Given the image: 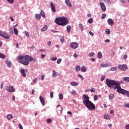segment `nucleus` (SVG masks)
<instances>
[{
  "instance_id": "f257e3e1",
  "label": "nucleus",
  "mask_w": 129,
  "mask_h": 129,
  "mask_svg": "<svg viewBox=\"0 0 129 129\" xmlns=\"http://www.w3.org/2000/svg\"><path fill=\"white\" fill-rule=\"evenodd\" d=\"M18 59L20 63L25 66H28L29 62H32V61L36 62V58H33L29 55H25V56L21 55L18 57Z\"/></svg>"
},
{
  "instance_id": "f03ea898",
  "label": "nucleus",
  "mask_w": 129,
  "mask_h": 129,
  "mask_svg": "<svg viewBox=\"0 0 129 129\" xmlns=\"http://www.w3.org/2000/svg\"><path fill=\"white\" fill-rule=\"evenodd\" d=\"M83 103L88 108V110H94L95 109V105L89 100V97L87 95H83Z\"/></svg>"
},
{
  "instance_id": "7ed1b4c3",
  "label": "nucleus",
  "mask_w": 129,
  "mask_h": 129,
  "mask_svg": "<svg viewBox=\"0 0 129 129\" xmlns=\"http://www.w3.org/2000/svg\"><path fill=\"white\" fill-rule=\"evenodd\" d=\"M106 84L108 87H109V88L113 89L116 88L117 86L121 87L120 84H123V81H121L118 82L114 80L106 79Z\"/></svg>"
},
{
  "instance_id": "20e7f679",
  "label": "nucleus",
  "mask_w": 129,
  "mask_h": 129,
  "mask_svg": "<svg viewBox=\"0 0 129 129\" xmlns=\"http://www.w3.org/2000/svg\"><path fill=\"white\" fill-rule=\"evenodd\" d=\"M114 90H116V92H118V93H120L121 94H123L124 95V94H126V92L127 91L124 90V89L121 88V87H120L119 86H117L116 87V88H113Z\"/></svg>"
},
{
  "instance_id": "39448f33",
  "label": "nucleus",
  "mask_w": 129,
  "mask_h": 129,
  "mask_svg": "<svg viewBox=\"0 0 129 129\" xmlns=\"http://www.w3.org/2000/svg\"><path fill=\"white\" fill-rule=\"evenodd\" d=\"M0 36L3 38H4V39H6V40L11 38V35H10L9 33H7L6 31L3 32L2 30H0Z\"/></svg>"
},
{
  "instance_id": "423d86ee",
  "label": "nucleus",
  "mask_w": 129,
  "mask_h": 129,
  "mask_svg": "<svg viewBox=\"0 0 129 129\" xmlns=\"http://www.w3.org/2000/svg\"><path fill=\"white\" fill-rule=\"evenodd\" d=\"M68 23H69L68 18H66V17H62L61 22L60 23V26H66V25L68 24Z\"/></svg>"
},
{
  "instance_id": "0eeeda50",
  "label": "nucleus",
  "mask_w": 129,
  "mask_h": 129,
  "mask_svg": "<svg viewBox=\"0 0 129 129\" xmlns=\"http://www.w3.org/2000/svg\"><path fill=\"white\" fill-rule=\"evenodd\" d=\"M118 69L122 71H125L127 69V66L126 64H119L118 66Z\"/></svg>"
},
{
  "instance_id": "6e6552de",
  "label": "nucleus",
  "mask_w": 129,
  "mask_h": 129,
  "mask_svg": "<svg viewBox=\"0 0 129 129\" xmlns=\"http://www.w3.org/2000/svg\"><path fill=\"white\" fill-rule=\"evenodd\" d=\"M6 91H8V92H11V93L15 92V88H14V87L12 86L10 87L6 86Z\"/></svg>"
},
{
  "instance_id": "1a4fd4ad",
  "label": "nucleus",
  "mask_w": 129,
  "mask_h": 129,
  "mask_svg": "<svg viewBox=\"0 0 129 129\" xmlns=\"http://www.w3.org/2000/svg\"><path fill=\"white\" fill-rule=\"evenodd\" d=\"M55 24L58 26H60L61 23H62V17H57L55 19L54 21Z\"/></svg>"
},
{
  "instance_id": "9d476101",
  "label": "nucleus",
  "mask_w": 129,
  "mask_h": 129,
  "mask_svg": "<svg viewBox=\"0 0 129 129\" xmlns=\"http://www.w3.org/2000/svg\"><path fill=\"white\" fill-rule=\"evenodd\" d=\"M70 45L72 49H77L78 47V44L76 42H72L70 44Z\"/></svg>"
},
{
  "instance_id": "9b49d317",
  "label": "nucleus",
  "mask_w": 129,
  "mask_h": 129,
  "mask_svg": "<svg viewBox=\"0 0 129 129\" xmlns=\"http://www.w3.org/2000/svg\"><path fill=\"white\" fill-rule=\"evenodd\" d=\"M100 8L102 12H105L106 11V7H105V5L103 2H100Z\"/></svg>"
},
{
  "instance_id": "f8f14e48",
  "label": "nucleus",
  "mask_w": 129,
  "mask_h": 129,
  "mask_svg": "<svg viewBox=\"0 0 129 129\" xmlns=\"http://www.w3.org/2000/svg\"><path fill=\"white\" fill-rule=\"evenodd\" d=\"M39 100L43 106H45V104H46V102H45V99L42 96H39Z\"/></svg>"
},
{
  "instance_id": "ddd939ff",
  "label": "nucleus",
  "mask_w": 129,
  "mask_h": 129,
  "mask_svg": "<svg viewBox=\"0 0 129 129\" xmlns=\"http://www.w3.org/2000/svg\"><path fill=\"white\" fill-rule=\"evenodd\" d=\"M107 23L108 25H109V26H110L111 27H112V26H113V25L114 24V22L113 21L112 19L111 18L108 19Z\"/></svg>"
},
{
  "instance_id": "4468645a",
  "label": "nucleus",
  "mask_w": 129,
  "mask_h": 129,
  "mask_svg": "<svg viewBox=\"0 0 129 129\" xmlns=\"http://www.w3.org/2000/svg\"><path fill=\"white\" fill-rule=\"evenodd\" d=\"M50 8L52 13H56V8L55 7V5L53 3H51Z\"/></svg>"
},
{
  "instance_id": "2eb2a0df",
  "label": "nucleus",
  "mask_w": 129,
  "mask_h": 129,
  "mask_svg": "<svg viewBox=\"0 0 129 129\" xmlns=\"http://www.w3.org/2000/svg\"><path fill=\"white\" fill-rule=\"evenodd\" d=\"M6 63L8 68H11V67H12V61H11L10 60H7Z\"/></svg>"
},
{
  "instance_id": "dca6fc26",
  "label": "nucleus",
  "mask_w": 129,
  "mask_h": 129,
  "mask_svg": "<svg viewBox=\"0 0 129 129\" xmlns=\"http://www.w3.org/2000/svg\"><path fill=\"white\" fill-rule=\"evenodd\" d=\"M65 3L67 5H68L69 8L72 7V4H71V2L69 0H65Z\"/></svg>"
},
{
  "instance_id": "f3484780",
  "label": "nucleus",
  "mask_w": 129,
  "mask_h": 129,
  "mask_svg": "<svg viewBox=\"0 0 129 129\" xmlns=\"http://www.w3.org/2000/svg\"><path fill=\"white\" fill-rule=\"evenodd\" d=\"M25 70L24 69H22L21 70V73L22 74V76H23V77H26V73L25 72Z\"/></svg>"
},
{
  "instance_id": "a211bd4d",
  "label": "nucleus",
  "mask_w": 129,
  "mask_h": 129,
  "mask_svg": "<svg viewBox=\"0 0 129 129\" xmlns=\"http://www.w3.org/2000/svg\"><path fill=\"white\" fill-rule=\"evenodd\" d=\"M123 81H124L125 82H127L129 83V77H125L123 78L122 79Z\"/></svg>"
},
{
  "instance_id": "6ab92c4d",
  "label": "nucleus",
  "mask_w": 129,
  "mask_h": 129,
  "mask_svg": "<svg viewBox=\"0 0 129 129\" xmlns=\"http://www.w3.org/2000/svg\"><path fill=\"white\" fill-rule=\"evenodd\" d=\"M81 70L82 72H86V70H87V68L86 67L82 66L81 68Z\"/></svg>"
},
{
  "instance_id": "aec40b11",
  "label": "nucleus",
  "mask_w": 129,
  "mask_h": 129,
  "mask_svg": "<svg viewBox=\"0 0 129 129\" xmlns=\"http://www.w3.org/2000/svg\"><path fill=\"white\" fill-rule=\"evenodd\" d=\"M40 14L42 17V18H46V15H45V12L43 10H41Z\"/></svg>"
},
{
  "instance_id": "412c9836",
  "label": "nucleus",
  "mask_w": 129,
  "mask_h": 129,
  "mask_svg": "<svg viewBox=\"0 0 129 129\" xmlns=\"http://www.w3.org/2000/svg\"><path fill=\"white\" fill-rule=\"evenodd\" d=\"M35 18L36 20H41V15L36 14L35 15Z\"/></svg>"
},
{
  "instance_id": "4be33fe9",
  "label": "nucleus",
  "mask_w": 129,
  "mask_h": 129,
  "mask_svg": "<svg viewBox=\"0 0 129 129\" xmlns=\"http://www.w3.org/2000/svg\"><path fill=\"white\" fill-rule=\"evenodd\" d=\"M52 76H53V77H57V76H58V73H57V72H56L55 71H52Z\"/></svg>"
},
{
  "instance_id": "5701e85b",
  "label": "nucleus",
  "mask_w": 129,
  "mask_h": 129,
  "mask_svg": "<svg viewBox=\"0 0 129 129\" xmlns=\"http://www.w3.org/2000/svg\"><path fill=\"white\" fill-rule=\"evenodd\" d=\"M97 57L99 59H101V58H102V53L101 52L99 51L98 52Z\"/></svg>"
},
{
  "instance_id": "b1692460",
  "label": "nucleus",
  "mask_w": 129,
  "mask_h": 129,
  "mask_svg": "<svg viewBox=\"0 0 129 129\" xmlns=\"http://www.w3.org/2000/svg\"><path fill=\"white\" fill-rule=\"evenodd\" d=\"M71 85L72 86H77V85H78V83H76L75 82H71Z\"/></svg>"
},
{
  "instance_id": "393cba45",
  "label": "nucleus",
  "mask_w": 129,
  "mask_h": 129,
  "mask_svg": "<svg viewBox=\"0 0 129 129\" xmlns=\"http://www.w3.org/2000/svg\"><path fill=\"white\" fill-rule=\"evenodd\" d=\"M79 28L81 30V31H83L84 30V27H83V25L82 24H79Z\"/></svg>"
},
{
  "instance_id": "a878e982",
  "label": "nucleus",
  "mask_w": 129,
  "mask_h": 129,
  "mask_svg": "<svg viewBox=\"0 0 129 129\" xmlns=\"http://www.w3.org/2000/svg\"><path fill=\"white\" fill-rule=\"evenodd\" d=\"M101 67H102V68L108 67V64H107V63H102V64H101Z\"/></svg>"
},
{
  "instance_id": "bb28decb",
  "label": "nucleus",
  "mask_w": 129,
  "mask_h": 129,
  "mask_svg": "<svg viewBox=\"0 0 129 129\" xmlns=\"http://www.w3.org/2000/svg\"><path fill=\"white\" fill-rule=\"evenodd\" d=\"M71 30V26L68 25L67 26V30L68 33H70Z\"/></svg>"
},
{
  "instance_id": "cd10ccee",
  "label": "nucleus",
  "mask_w": 129,
  "mask_h": 129,
  "mask_svg": "<svg viewBox=\"0 0 129 129\" xmlns=\"http://www.w3.org/2000/svg\"><path fill=\"white\" fill-rule=\"evenodd\" d=\"M13 116L12 115V114H8L7 116V118L9 120V119H11V118H13Z\"/></svg>"
},
{
  "instance_id": "c85d7f7f",
  "label": "nucleus",
  "mask_w": 129,
  "mask_h": 129,
  "mask_svg": "<svg viewBox=\"0 0 129 129\" xmlns=\"http://www.w3.org/2000/svg\"><path fill=\"white\" fill-rule=\"evenodd\" d=\"M14 34L15 35H18V34H19V31L18 30V29L17 28H14Z\"/></svg>"
},
{
  "instance_id": "c756f323",
  "label": "nucleus",
  "mask_w": 129,
  "mask_h": 129,
  "mask_svg": "<svg viewBox=\"0 0 129 129\" xmlns=\"http://www.w3.org/2000/svg\"><path fill=\"white\" fill-rule=\"evenodd\" d=\"M47 28H48V26L47 25H45V26L43 27V28L42 29L41 32H45V31H46Z\"/></svg>"
},
{
  "instance_id": "7c9ffc66",
  "label": "nucleus",
  "mask_w": 129,
  "mask_h": 129,
  "mask_svg": "<svg viewBox=\"0 0 129 129\" xmlns=\"http://www.w3.org/2000/svg\"><path fill=\"white\" fill-rule=\"evenodd\" d=\"M104 117L105 119H110V116L108 115H104Z\"/></svg>"
},
{
  "instance_id": "2f4dec72",
  "label": "nucleus",
  "mask_w": 129,
  "mask_h": 129,
  "mask_svg": "<svg viewBox=\"0 0 129 129\" xmlns=\"http://www.w3.org/2000/svg\"><path fill=\"white\" fill-rule=\"evenodd\" d=\"M106 35H109L110 34V30L109 29H107L105 31Z\"/></svg>"
},
{
  "instance_id": "473e14b6",
  "label": "nucleus",
  "mask_w": 129,
  "mask_h": 129,
  "mask_svg": "<svg viewBox=\"0 0 129 129\" xmlns=\"http://www.w3.org/2000/svg\"><path fill=\"white\" fill-rule=\"evenodd\" d=\"M24 35L27 37V38H29L30 37V35L29 34V32L28 31H24Z\"/></svg>"
},
{
  "instance_id": "72a5a7b5",
  "label": "nucleus",
  "mask_w": 129,
  "mask_h": 129,
  "mask_svg": "<svg viewBox=\"0 0 129 129\" xmlns=\"http://www.w3.org/2000/svg\"><path fill=\"white\" fill-rule=\"evenodd\" d=\"M0 58L2 59H5L6 58V55L2 53H0Z\"/></svg>"
},
{
  "instance_id": "f704fd0d",
  "label": "nucleus",
  "mask_w": 129,
  "mask_h": 129,
  "mask_svg": "<svg viewBox=\"0 0 129 129\" xmlns=\"http://www.w3.org/2000/svg\"><path fill=\"white\" fill-rule=\"evenodd\" d=\"M80 69H81V68H80V66H77L76 67V71H77V72H79V71H80Z\"/></svg>"
},
{
  "instance_id": "c9c22d12",
  "label": "nucleus",
  "mask_w": 129,
  "mask_h": 129,
  "mask_svg": "<svg viewBox=\"0 0 129 129\" xmlns=\"http://www.w3.org/2000/svg\"><path fill=\"white\" fill-rule=\"evenodd\" d=\"M113 97H114V95L113 94H110L109 95V99H110L111 100V99H112V98H113Z\"/></svg>"
},
{
  "instance_id": "e433bc0d",
  "label": "nucleus",
  "mask_w": 129,
  "mask_h": 129,
  "mask_svg": "<svg viewBox=\"0 0 129 129\" xmlns=\"http://www.w3.org/2000/svg\"><path fill=\"white\" fill-rule=\"evenodd\" d=\"M7 1L11 5H13V4H14V3H15V0H7Z\"/></svg>"
},
{
  "instance_id": "4c0bfd02",
  "label": "nucleus",
  "mask_w": 129,
  "mask_h": 129,
  "mask_svg": "<svg viewBox=\"0 0 129 129\" xmlns=\"http://www.w3.org/2000/svg\"><path fill=\"white\" fill-rule=\"evenodd\" d=\"M88 22L89 24H92V23H93V19L92 18H91L89 19Z\"/></svg>"
},
{
  "instance_id": "58836bf2",
  "label": "nucleus",
  "mask_w": 129,
  "mask_h": 129,
  "mask_svg": "<svg viewBox=\"0 0 129 129\" xmlns=\"http://www.w3.org/2000/svg\"><path fill=\"white\" fill-rule=\"evenodd\" d=\"M78 77H79V78H80L81 80H84V78H83V76L81 74L78 75Z\"/></svg>"
},
{
  "instance_id": "ea45409f",
  "label": "nucleus",
  "mask_w": 129,
  "mask_h": 129,
  "mask_svg": "<svg viewBox=\"0 0 129 129\" xmlns=\"http://www.w3.org/2000/svg\"><path fill=\"white\" fill-rule=\"evenodd\" d=\"M58 96H59V99H60V100H62V99H63V94H59Z\"/></svg>"
},
{
  "instance_id": "a19ab883",
  "label": "nucleus",
  "mask_w": 129,
  "mask_h": 129,
  "mask_svg": "<svg viewBox=\"0 0 129 129\" xmlns=\"http://www.w3.org/2000/svg\"><path fill=\"white\" fill-rule=\"evenodd\" d=\"M60 41L61 43H62V44H63V43H64V36H61L60 37Z\"/></svg>"
},
{
  "instance_id": "79ce46f5",
  "label": "nucleus",
  "mask_w": 129,
  "mask_h": 129,
  "mask_svg": "<svg viewBox=\"0 0 129 129\" xmlns=\"http://www.w3.org/2000/svg\"><path fill=\"white\" fill-rule=\"evenodd\" d=\"M46 121L47 123H51V122H52V119L48 118L46 119Z\"/></svg>"
},
{
  "instance_id": "37998d69",
  "label": "nucleus",
  "mask_w": 129,
  "mask_h": 129,
  "mask_svg": "<svg viewBox=\"0 0 129 129\" xmlns=\"http://www.w3.org/2000/svg\"><path fill=\"white\" fill-rule=\"evenodd\" d=\"M117 67H114L111 68V71H115V70H117Z\"/></svg>"
},
{
  "instance_id": "c03bdc74",
  "label": "nucleus",
  "mask_w": 129,
  "mask_h": 129,
  "mask_svg": "<svg viewBox=\"0 0 129 129\" xmlns=\"http://www.w3.org/2000/svg\"><path fill=\"white\" fill-rule=\"evenodd\" d=\"M95 55L94 52H91L88 54L89 57H93V55Z\"/></svg>"
},
{
  "instance_id": "a18cd8bd",
  "label": "nucleus",
  "mask_w": 129,
  "mask_h": 129,
  "mask_svg": "<svg viewBox=\"0 0 129 129\" xmlns=\"http://www.w3.org/2000/svg\"><path fill=\"white\" fill-rule=\"evenodd\" d=\"M61 61H62V59L61 58L58 59L57 60V64H60Z\"/></svg>"
},
{
  "instance_id": "49530a36",
  "label": "nucleus",
  "mask_w": 129,
  "mask_h": 129,
  "mask_svg": "<svg viewBox=\"0 0 129 129\" xmlns=\"http://www.w3.org/2000/svg\"><path fill=\"white\" fill-rule=\"evenodd\" d=\"M105 17H106V14L104 13V14H102V16L101 17V19H102V20H103V19H105Z\"/></svg>"
},
{
  "instance_id": "de8ad7c7",
  "label": "nucleus",
  "mask_w": 129,
  "mask_h": 129,
  "mask_svg": "<svg viewBox=\"0 0 129 129\" xmlns=\"http://www.w3.org/2000/svg\"><path fill=\"white\" fill-rule=\"evenodd\" d=\"M51 61H56L57 60V57H52L50 58Z\"/></svg>"
},
{
  "instance_id": "09e8293b",
  "label": "nucleus",
  "mask_w": 129,
  "mask_h": 129,
  "mask_svg": "<svg viewBox=\"0 0 129 129\" xmlns=\"http://www.w3.org/2000/svg\"><path fill=\"white\" fill-rule=\"evenodd\" d=\"M124 106L126 108H129V103L124 104Z\"/></svg>"
},
{
  "instance_id": "8fccbe9b",
  "label": "nucleus",
  "mask_w": 129,
  "mask_h": 129,
  "mask_svg": "<svg viewBox=\"0 0 129 129\" xmlns=\"http://www.w3.org/2000/svg\"><path fill=\"white\" fill-rule=\"evenodd\" d=\"M54 96V94L53 93V92H50V98H53V96Z\"/></svg>"
},
{
  "instance_id": "3c124183",
  "label": "nucleus",
  "mask_w": 129,
  "mask_h": 129,
  "mask_svg": "<svg viewBox=\"0 0 129 129\" xmlns=\"http://www.w3.org/2000/svg\"><path fill=\"white\" fill-rule=\"evenodd\" d=\"M105 79V76H102L101 77V81H103Z\"/></svg>"
},
{
  "instance_id": "603ef678",
  "label": "nucleus",
  "mask_w": 129,
  "mask_h": 129,
  "mask_svg": "<svg viewBox=\"0 0 129 129\" xmlns=\"http://www.w3.org/2000/svg\"><path fill=\"white\" fill-rule=\"evenodd\" d=\"M72 94H73L74 95H76V91L74 90H73L72 91Z\"/></svg>"
},
{
  "instance_id": "864d4df0",
  "label": "nucleus",
  "mask_w": 129,
  "mask_h": 129,
  "mask_svg": "<svg viewBox=\"0 0 129 129\" xmlns=\"http://www.w3.org/2000/svg\"><path fill=\"white\" fill-rule=\"evenodd\" d=\"M98 98V97H97V95H95L94 96V100H97V99Z\"/></svg>"
},
{
  "instance_id": "5fc2aeb1",
  "label": "nucleus",
  "mask_w": 129,
  "mask_h": 129,
  "mask_svg": "<svg viewBox=\"0 0 129 129\" xmlns=\"http://www.w3.org/2000/svg\"><path fill=\"white\" fill-rule=\"evenodd\" d=\"M45 56H46V54H42L41 55V59H44V58H45Z\"/></svg>"
},
{
  "instance_id": "6e6d98bb",
  "label": "nucleus",
  "mask_w": 129,
  "mask_h": 129,
  "mask_svg": "<svg viewBox=\"0 0 129 129\" xmlns=\"http://www.w3.org/2000/svg\"><path fill=\"white\" fill-rule=\"evenodd\" d=\"M110 114H112V115H113V114H114V111H113V110H110Z\"/></svg>"
},
{
  "instance_id": "4d7b16f0",
  "label": "nucleus",
  "mask_w": 129,
  "mask_h": 129,
  "mask_svg": "<svg viewBox=\"0 0 129 129\" xmlns=\"http://www.w3.org/2000/svg\"><path fill=\"white\" fill-rule=\"evenodd\" d=\"M37 81H38V78H37L33 79V82H34V83H36V82H37Z\"/></svg>"
},
{
  "instance_id": "13d9d810",
  "label": "nucleus",
  "mask_w": 129,
  "mask_h": 129,
  "mask_svg": "<svg viewBox=\"0 0 129 129\" xmlns=\"http://www.w3.org/2000/svg\"><path fill=\"white\" fill-rule=\"evenodd\" d=\"M89 34H90V35L91 36H94V33H93L91 31H89Z\"/></svg>"
},
{
  "instance_id": "bf43d9fd",
  "label": "nucleus",
  "mask_w": 129,
  "mask_h": 129,
  "mask_svg": "<svg viewBox=\"0 0 129 129\" xmlns=\"http://www.w3.org/2000/svg\"><path fill=\"white\" fill-rule=\"evenodd\" d=\"M90 91L91 92H95V89L94 88H92L91 90H90Z\"/></svg>"
},
{
  "instance_id": "052dcab7",
  "label": "nucleus",
  "mask_w": 129,
  "mask_h": 129,
  "mask_svg": "<svg viewBox=\"0 0 129 129\" xmlns=\"http://www.w3.org/2000/svg\"><path fill=\"white\" fill-rule=\"evenodd\" d=\"M19 127L20 129H24L23 128V125H22V124H19Z\"/></svg>"
},
{
  "instance_id": "680f3d73",
  "label": "nucleus",
  "mask_w": 129,
  "mask_h": 129,
  "mask_svg": "<svg viewBox=\"0 0 129 129\" xmlns=\"http://www.w3.org/2000/svg\"><path fill=\"white\" fill-rule=\"evenodd\" d=\"M120 2L121 4H125V0H120Z\"/></svg>"
},
{
  "instance_id": "e2e57ef3",
  "label": "nucleus",
  "mask_w": 129,
  "mask_h": 129,
  "mask_svg": "<svg viewBox=\"0 0 129 129\" xmlns=\"http://www.w3.org/2000/svg\"><path fill=\"white\" fill-rule=\"evenodd\" d=\"M127 58V55L125 54L123 55V59H124V60H125Z\"/></svg>"
},
{
  "instance_id": "0e129e2a",
  "label": "nucleus",
  "mask_w": 129,
  "mask_h": 129,
  "mask_svg": "<svg viewBox=\"0 0 129 129\" xmlns=\"http://www.w3.org/2000/svg\"><path fill=\"white\" fill-rule=\"evenodd\" d=\"M126 95L127 97H129V91H127V92L126 93Z\"/></svg>"
},
{
  "instance_id": "69168bd1",
  "label": "nucleus",
  "mask_w": 129,
  "mask_h": 129,
  "mask_svg": "<svg viewBox=\"0 0 129 129\" xmlns=\"http://www.w3.org/2000/svg\"><path fill=\"white\" fill-rule=\"evenodd\" d=\"M74 57H75V58H77L78 57V54H77L76 53H75L74 54Z\"/></svg>"
},
{
  "instance_id": "338daca9",
  "label": "nucleus",
  "mask_w": 129,
  "mask_h": 129,
  "mask_svg": "<svg viewBox=\"0 0 129 129\" xmlns=\"http://www.w3.org/2000/svg\"><path fill=\"white\" fill-rule=\"evenodd\" d=\"M105 43H109L110 42V40L109 39H106L105 40Z\"/></svg>"
},
{
  "instance_id": "774afa93",
  "label": "nucleus",
  "mask_w": 129,
  "mask_h": 129,
  "mask_svg": "<svg viewBox=\"0 0 129 129\" xmlns=\"http://www.w3.org/2000/svg\"><path fill=\"white\" fill-rule=\"evenodd\" d=\"M126 129H129V124H126L125 126Z\"/></svg>"
}]
</instances>
